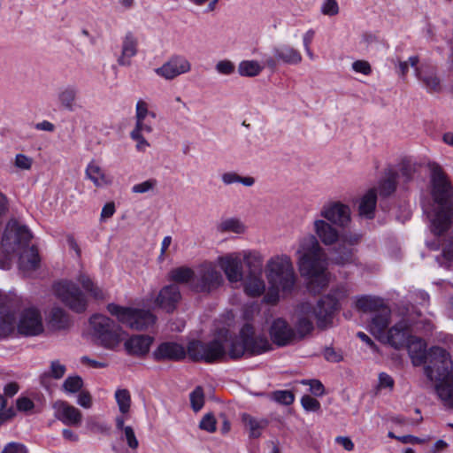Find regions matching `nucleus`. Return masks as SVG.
Here are the masks:
<instances>
[{
    "label": "nucleus",
    "mask_w": 453,
    "mask_h": 453,
    "mask_svg": "<svg viewBox=\"0 0 453 453\" xmlns=\"http://www.w3.org/2000/svg\"><path fill=\"white\" fill-rule=\"evenodd\" d=\"M221 180L225 185L241 183L245 187H252L256 180L251 176H241L235 172H226L221 175Z\"/></svg>",
    "instance_id": "obj_38"
},
{
    "label": "nucleus",
    "mask_w": 453,
    "mask_h": 453,
    "mask_svg": "<svg viewBox=\"0 0 453 453\" xmlns=\"http://www.w3.org/2000/svg\"><path fill=\"white\" fill-rule=\"evenodd\" d=\"M411 362L415 366L421 365L426 362L428 352L426 342L416 337H411L406 344Z\"/></svg>",
    "instance_id": "obj_28"
},
{
    "label": "nucleus",
    "mask_w": 453,
    "mask_h": 453,
    "mask_svg": "<svg viewBox=\"0 0 453 453\" xmlns=\"http://www.w3.org/2000/svg\"><path fill=\"white\" fill-rule=\"evenodd\" d=\"M218 73L225 75L232 74L234 72V65L230 60H221L215 66Z\"/></svg>",
    "instance_id": "obj_60"
},
{
    "label": "nucleus",
    "mask_w": 453,
    "mask_h": 453,
    "mask_svg": "<svg viewBox=\"0 0 453 453\" xmlns=\"http://www.w3.org/2000/svg\"><path fill=\"white\" fill-rule=\"evenodd\" d=\"M264 65H261L257 61L255 60H243L238 65V73L241 76L254 77L258 75Z\"/></svg>",
    "instance_id": "obj_39"
},
{
    "label": "nucleus",
    "mask_w": 453,
    "mask_h": 453,
    "mask_svg": "<svg viewBox=\"0 0 453 453\" xmlns=\"http://www.w3.org/2000/svg\"><path fill=\"white\" fill-rule=\"evenodd\" d=\"M377 203V192L374 188L368 190L361 198L359 203V214L367 219L374 217V210Z\"/></svg>",
    "instance_id": "obj_31"
},
{
    "label": "nucleus",
    "mask_w": 453,
    "mask_h": 453,
    "mask_svg": "<svg viewBox=\"0 0 453 453\" xmlns=\"http://www.w3.org/2000/svg\"><path fill=\"white\" fill-rule=\"evenodd\" d=\"M349 289L346 286L341 285L330 291L329 294L322 296L316 305L309 303H301L298 307V316L296 323V340L303 339L314 328L312 318L317 319L318 326L326 327L332 323L334 312L339 309V302L346 298Z\"/></svg>",
    "instance_id": "obj_3"
},
{
    "label": "nucleus",
    "mask_w": 453,
    "mask_h": 453,
    "mask_svg": "<svg viewBox=\"0 0 453 453\" xmlns=\"http://www.w3.org/2000/svg\"><path fill=\"white\" fill-rule=\"evenodd\" d=\"M50 322L58 328H65L68 325V317L63 309L55 307L50 311Z\"/></svg>",
    "instance_id": "obj_46"
},
{
    "label": "nucleus",
    "mask_w": 453,
    "mask_h": 453,
    "mask_svg": "<svg viewBox=\"0 0 453 453\" xmlns=\"http://www.w3.org/2000/svg\"><path fill=\"white\" fill-rule=\"evenodd\" d=\"M273 399L279 403L290 405L294 402L295 396L291 391L279 390L273 393Z\"/></svg>",
    "instance_id": "obj_51"
},
{
    "label": "nucleus",
    "mask_w": 453,
    "mask_h": 453,
    "mask_svg": "<svg viewBox=\"0 0 453 453\" xmlns=\"http://www.w3.org/2000/svg\"><path fill=\"white\" fill-rule=\"evenodd\" d=\"M398 173L395 171L389 170L385 178L380 182L379 194L380 196L387 197L392 195L397 183Z\"/></svg>",
    "instance_id": "obj_34"
},
{
    "label": "nucleus",
    "mask_w": 453,
    "mask_h": 453,
    "mask_svg": "<svg viewBox=\"0 0 453 453\" xmlns=\"http://www.w3.org/2000/svg\"><path fill=\"white\" fill-rule=\"evenodd\" d=\"M199 427L209 433H213L216 430V419L214 416L210 413L204 415L200 421Z\"/></svg>",
    "instance_id": "obj_58"
},
{
    "label": "nucleus",
    "mask_w": 453,
    "mask_h": 453,
    "mask_svg": "<svg viewBox=\"0 0 453 453\" xmlns=\"http://www.w3.org/2000/svg\"><path fill=\"white\" fill-rule=\"evenodd\" d=\"M418 63V58L417 56L410 57L408 61H399L398 62V74L404 78L409 71V66H412L415 69L418 68L417 65Z\"/></svg>",
    "instance_id": "obj_53"
},
{
    "label": "nucleus",
    "mask_w": 453,
    "mask_h": 453,
    "mask_svg": "<svg viewBox=\"0 0 453 453\" xmlns=\"http://www.w3.org/2000/svg\"><path fill=\"white\" fill-rule=\"evenodd\" d=\"M107 311L117 317L120 323L134 330L148 329L156 321V317L150 311L123 307L115 303H109Z\"/></svg>",
    "instance_id": "obj_8"
},
{
    "label": "nucleus",
    "mask_w": 453,
    "mask_h": 453,
    "mask_svg": "<svg viewBox=\"0 0 453 453\" xmlns=\"http://www.w3.org/2000/svg\"><path fill=\"white\" fill-rule=\"evenodd\" d=\"M245 229L244 224L236 218L224 219L218 226V230L221 233L232 232L234 234H242Z\"/></svg>",
    "instance_id": "obj_42"
},
{
    "label": "nucleus",
    "mask_w": 453,
    "mask_h": 453,
    "mask_svg": "<svg viewBox=\"0 0 453 453\" xmlns=\"http://www.w3.org/2000/svg\"><path fill=\"white\" fill-rule=\"evenodd\" d=\"M337 227L320 217L313 221L315 235H305L298 242V269L301 275L308 279L307 288L313 294H319L328 286L330 280L326 272V254L319 240L326 246L335 244L342 236Z\"/></svg>",
    "instance_id": "obj_1"
},
{
    "label": "nucleus",
    "mask_w": 453,
    "mask_h": 453,
    "mask_svg": "<svg viewBox=\"0 0 453 453\" xmlns=\"http://www.w3.org/2000/svg\"><path fill=\"white\" fill-rule=\"evenodd\" d=\"M416 76L420 80L429 92H440L441 89L440 79L434 73L422 74L418 68H416Z\"/></svg>",
    "instance_id": "obj_40"
},
{
    "label": "nucleus",
    "mask_w": 453,
    "mask_h": 453,
    "mask_svg": "<svg viewBox=\"0 0 453 453\" xmlns=\"http://www.w3.org/2000/svg\"><path fill=\"white\" fill-rule=\"evenodd\" d=\"M54 417L65 426H79L82 420V413L76 407L65 401L58 400L53 403Z\"/></svg>",
    "instance_id": "obj_19"
},
{
    "label": "nucleus",
    "mask_w": 453,
    "mask_h": 453,
    "mask_svg": "<svg viewBox=\"0 0 453 453\" xmlns=\"http://www.w3.org/2000/svg\"><path fill=\"white\" fill-rule=\"evenodd\" d=\"M88 429L94 434H109L111 426L96 418H89L87 421Z\"/></svg>",
    "instance_id": "obj_49"
},
{
    "label": "nucleus",
    "mask_w": 453,
    "mask_h": 453,
    "mask_svg": "<svg viewBox=\"0 0 453 453\" xmlns=\"http://www.w3.org/2000/svg\"><path fill=\"white\" fill-rule=\"evenodd\" d=\"M123 433L128 447L131 449L135 450L139 446V441L135 436L134 429L130 426H127L126 428H124Z\"/></svg>",
    "instance_id": "obj_57"
},
{
    "label": "nucleus",
    "mask_w": 453,
    "mask_h": 453,
    "mask_svg": "<svg viewBox=\"0 0 453 453\" xmlns=\"http://www.w3.org/2000/svg\"><path fill=\"white\" fill-rule=\"evenodd\" d=\"M441 256L447 263L453 261V236L443 246Z\"/></svg>",
    "instance_id": "obj_64"
},
{
    "label": "nucleus",
    "mask_w": 453,
    "mask_h": 453,
    "mask_svg": "<svg viewBox=\"0 0 453 453\" xmlns=\"http://www.w3.org/2000/svg\"><path fill=\"white\" fill-rule=\"evenodd\" d=\"M157 184L155 179L147 180L142 183H138L133 186L132 191L134 193L142 194L152 190Z\"/></svg>",
    "instance_id": "obj_56"
},
{
    "label": "nucleus",
    "mask_w": 453,
    "mask_h": 453,
    "mask_svg": "<svg viewBox=\"0 0 453 453\" xmlns=\"http://www.w3.org/2000/svg\"><path fill=\"white\" fill-rule=\"evenodd\" d=\"M32 239V234L29 229L20 225L16 220H11L6 225L1 245L7 253H17L27 248Z\"/></svg>",
    "instance_id": "obj_9"
},
{
    "label": "nucleus",
    "mask_w": 453,
    "mask_h": 453,
    "mask_svg": "<svg viewBox=\"0 0 453 453\" xmlns=\"http://www.w3.org/2000/svg\"><path fill=\"white\" fill-rule=\"evenodd\" d=\"M223 283V277L216 266L211 263H204L199 266L195 273L192 288L199 293L209 294L218 289Z\"/></svg>",
    "instance_id": "obj_10"
},
{
    "label": "nucleus",
    "mask_w": 453,
    "mask_h": 453,
    "mask_svg": "<svg viewBox=\"0 0 453 453\" xmlns=\"http://www.w3.org/2000/svg\"><path fill=\"white\" fill-rule=\"evenodd\" d=\"M66 368L64 365L60 364L58 360H53L50 363V370L41 375L40 380L43 387H48L47 380L50 378L55 380L61 379L65 373Z\"/></svg>",
    "instance_id": "obj_36"
},
{
    "label": "nucleus",
    "mask_w": 453,
    "mask_h": 453,
    "mask_svg": "<svg viewBox=\"0 0 453 453\" xmlns=\"http://www.w3.org/2000/svg\"><path fill=\"white\" fill-rule=\"evenodd\" d=\"M180 292L177 285L172 284L164 287L156 299V303L161 309L167 312H172L176 308L177 303L180 300Z\"/></svg>",
    "instance_id": "obj_22"
},
{
    "label": "nucleus",
    "mask_w": 453,
    "mask_h": 453,
    "mask_svg": "<svg viewBox=\"0 0 453 453\" xmlns=\"http://www.w3.org/2000/svg\"><path fill=\"white\" fill-rule=\"evenodd\" d=\"M322 14L326 16H335L339 13V5L336 0H325L320 7Z\"/></svg>",
    "instance_id": "obj_52"
},
{
    "label": "nucleus",
    "mask_w": 453,
    "mask_h": 453,
    "mask_svg": "<svg viewBox=\"0 0 453 453\" xmlns=\"http://www.w3.org/2000/svg\"><path fill=\"white\" fill-rule=\"evenodd\" d=\"M187 354L195 362L213 363L226 357V348L221 339H213L207 342L194 340L188 344L187 350L179 343L165 342L159 344L152 355L156 361H180Z\"/></svg>",
    "instance_id": "obj_4"
},
{
    "label": "nucleus",
    "mask_w": 453,
    "mask_h": 453,
    "mask_svg": "<svg viewBox=\"0 0 453 453\" xmlns=\"http://www.w3.org/2000/svg\"><path fill=\"white\" fill-rule=\"evenodd\" d=\"M273 53L276 59L287 65H298L302 61L301 53L295 48L283 44L273 48Z\"/></svg>",
    "instance_id": "obj_29"
},
{
    "label": "nucleus",
    "mask_w": 453,
    "mask_h": 453,
    "mask_svg": "<svg viewBox=\"0 0 453 453\" xmlns=\"http://www.w3.org/2000/svg\"><path fill=\"white\" fill-rule=\"evenodd\" d=\"M138 52V39L131 31L126 33L122 39L121 54L117 62L120 66L131 65V58Z\"/></svg>",
    "instance_id": "obj_23"
},
{
    "label": "nucleus",
    "mask_w": 453,
    "mask_h": 453,
    "mask_svg": "<svg viewBox=\"0 0 453 453\" xmlns=\"http://www.w3.org/2000/svg\"><path fill=\"white\" fill-rule=\"evenodd\" d=\"M33 159L24 154H17L15 157L16 167L22 170H29L32 166Z\"/></svg>",
    "instance_id": "obj_61"
},
{
    "label": "nucleus",
    "mask_w": 453,
    "mask_h": 453,
    "mask_svg": "<svg viewBox=\"0 0 453 453\" xmlns=\"http://www.w3.org/2000/svg\"><path fill=\"white\" fill-rule=\"evenodd\" d=\"M89 323L92 327V334L98 342L106 349H114L123 339L121 327L110 318L95 314Z\"/></svg>",
    "instance_id": "obj_7"
},
{
    "label": "nucleus",
    "mask_w": 453,
    "mask_h": 453,
    "mask_svg": "<svg viewBox=\"0 0 453 453\" xmlns=\"http://www.w3.org/2000/svg\"><path fill=\"white\" fill-rule=\"evenodd\" d=\"M243 263L249 269V274L261 273L263 260L258 252H245L243 255Z\"/></svg>",
    "instance_id": "obj_37"
},
{
    "label": "nucleus",
    "mask_w": 453,
    "mask_h": 453,
    "mask_svg": "<svg viewBox=\"0 0 453 453\" xmlns=\"http://www.w3.org/2000/svg\"><path fill=\"white\" fill-rule=\"evenodd\" d=\"M16 254L19 255V267L24 273L35 271L39 267L40 257L38 250L35 246L28 245L27 248L21 250V251L17 252Z\"/></svg>",
    "instance_id": "obj_27"
},
{
    "label": "nucleus",
    "mask_w": 453,
    "mask_h": 453,
    "mask_svg": "<svg viewBox=\"0 0 453 453\" xmlns=\"http://www.w3.org/2000/svg\"><path fill=\"white\" fill-rule=\"evenodd\" d=\"M357 308L364 312L372 311L376 313L380 309L387 308L380 298L372 296H362L357 300Z\"/></svg>",
    "instance_id": "obj_33"
},
{
    "label": "nucleus",
    "mask_w": 453,
    "mask_h": 453,
    "mask_svg": "<svg viewBox=\"0 0 453 453\" xmlns=\"http://www.w3.org/2000/svg\"><path fill=\"white\" fill-rule=\"evenodd\" d=\"M219 262L221 269L224 271L230 282H239L242 280V263L238 256L232 254L221 257H219Z\"/></svg>",
    "instance_id": "obj_21"
},
{
    "label": "nucleus",
    "mask_w": 453,
    "mask_h": 453,
    "mask_svg": "<svg viewBox=\"0 0 453 453\" xmlns=\"http://www.w3.org/2000/svg\"><path fill=\"white\" fill-rule=\"evenodd\" d=\"M82 387L83 380L81 377L78 375L67 377L62 385L63 390L68 394L77 393L82 388Z\"/></svg>",
    "instance_id": "obj_45"
},
{
    "label": "nucleus",
    "mask_w": 453,
    "mask_h": 453,
    "mask_svg": "<svg viewBox=\"0 0 453 453\" xmlns=\"http://www.w3.org/2000/svg\"><path fill=\"white\" fill-rule=\"evenodd\" d=\"M424 372L431 381L438 382L435 391L445 406L453 409V365L449 353L441 347H432Z\"/></svg>",
    "instance_id": "obj_5"
},
{
    "label": "nucleus",
    "mask_w": 453,
    "mask_h": 453,
    "mask_svg": "<svg viewBox=\"0 0 453 453\" xmlns=\"http://www.w3.org/2000/svg\"><path fill=\"white\" fill-rule=\"evenodd\" d=\"M242 420L244 421L245 425L249 427L251 437L257 438L260 436L261 429L264 426L262 421H258L247 414L243 415Z\"/></svg>",
    "instance_id": "obj_48"
},
{
    "label": "nucleus",
    "mask_w": 453,
    "mask_h": 453,
    "mask_svg": "<svg viewBox=\"0 0 453 453\" xmlns=\"http://www.w3.org/2000/svg\"><path fill=\"white\" fill-rule=\"evenodd\" d=\"M150 111L148 104L142 99H139L135 105V127L140 129H145V133L150 134L152 132V126L146 122V118L149 117Z\"/></svg>",
    "instance_id": "obj_32"
},
{
    "label": "nucleus",
    "mask_w": 453,
    "mask_h": 453,
    "mask_svg": "<svg viewBox=\"0 0 453 453\" xmlns=\"http://www.w3.org/2000/svg\"><path fill=\"white\" fill-rule=\"evenodd\" d=\"M152 341L149 335H134L125 342V349L129 355L142 357L149 352Z\"/></svg>",
    "instance_id": "obj_26"
},
{
    "label": "nucleus",
    "mask_w": 453,
    "mask_h": 453,
    "mask_svg": "<svg viewBox=\"0 0 453 453\" xmlns=\"http://www.w3.org/2000/svg\"><path fill=\"white\" fill-rule=\"evenodd\" d=\"M115 399L119 411L122 414L127 413L130 410L131 396L127 389H118L115 392Z\"/></svg>",
    "instance_id": "obj_44"
},
{
    "label": "nucleus",
    "mask_w": 453,
    "mask_h": 453,
    "mask_svg": "<svg viewBox=\"0 0 453 453\" xmlns=\"http://www.w3.org/2000/svg\"><path fill=\"white\" fill-rule=\"evenodd\" d=\"M142 133H145V129H140L138 127H134L130 133V137L137 142L136 149L140 151H144L146 148L150 146V143L143 137Z\"/></svg>",
    "instance_id": "obj_50"
},
{
    "label": "nucleus",
    "mask_w": 453,
    "mask_h": 453,
    "mask_svg": "<svg viewBox=\"0 0 453 453\" xmlns=\"http://www.w3.org/2000/svg\"><path fill=\"white\" fill-rule=\"evenodd\" d=\"M352 69L356 73L369 75L372 73V67L369 62L365 60H357L352 64Z\"/></svg>",
    "instance_id": "obj_62"
},
{
    "label": "nucleus",
    "mask_w": 453,
    "mask_h": 453,
    "mask_svg": "<svg viewBox=\"0 0 453 453\" xmlns=\"http://www.w3.org/2000/svg\"><path fill=\"white\" fill-rule=\"evenodd\" d=\"M361 237L362 235L357 233H342L337 246L334 249L333 261L337 265L354 262V246L360 242Z\"/></svg>",
    "instance_id": "obj_12"
},
{
    "label": "nucleus",
    "mask_w": 453,
    "mask_h": 453,
    "mask_svg": "<svg viewBox=\"0 0 453 453\" xmlns=\"http://www.w3.org/2000/svg\"><path fill=\"white\" fill-rule=\"evenodd\" d=\"M2 453H27V449L20 442L12 441L4 447Z\"/></svg>",
    "instance_id": "obj_59"
},
{
    "label": "nucleus",
    "mask_w": 453,
    "mask_h": 453,
    "mask_svg": "<svg viewBox=\"0 0 453 453\" xmlns=\"http://www.w3.org/2000/svg\"><path fill=\"white\" fill-rule=\"evenodd\" d=\"M170 278L178 283H188L189 281L192 283L194 281L195 273L189 267L180 266L170 272Z\"/></svg>",
    "instance_id": "obj_41"
},
{
    "label": "nucleus",
    "mask_w": 453,
    "mask_h": 453,
    "mask_svg": "<svg viewBox=\"0 0 453 453\" xmlns=\"http://www.w3.org/2000/svg\"><path fill=\"white\" fill-rule=\"evenodd\" d=\"M240 338L245 340L247 353L260 355L271 349V343L265 335L256 334L250 324H245L240 331Z\"/></svg>",
    "instance_id": "obj_16"
},
{
    "label": "nucleus",
    "mask_w": 453,
    "mask_h": 453,
    "mask_svg": "<svg viewBox=\"0 0 453 453\" xmlns=\"http://www.w3.org/2000/svg\"><path fill=\"white\" fill-rule=\"evenodd\" d=\"M245 352H247V348L244 339L241 338L239 340L234 338L231 341L228 355L232 359H237L242 357Z\"/></svg>",
    "instance_id": "obj_47"
},
{
    "label": "nucleus",
    "mask_w": 453,
    "mask_h": 453,
    "mask_svg": "<svg viewBox=\"0 0 453 453\" xmlns=\"http://www.w3.org/2000/svg\"><path fill=\"white\" fill-rule=\"evenodd\" d=\"M410 324L407 320L402 319L386 333L380 341L387 342L396 349L406 346L411 337Z\"/></svg>",
    "instance_id": "obj_18"
},
{
    "label": "nucleus",
    "mask_w": 453,
    "mask_h": 453,
    "mask_svg": "<svg viewBox=\"0 0 453 453\" xmlns=\"http://www.w3.org/2000/svg\"><path fill=\"white\" fill-rule=\"evenodd\" d=\"M391 311L388 307L380 309L373 313L369 324V330L372 335L379 340L385 336L387 328L390 321Z\"/></svg>",
    "instance_id": "obj_25"
},
{
    "label": "nucleus",
    "mask_w": 453,
    "mask_h": 453,
    "mask_svg": "<svg viewBox=\"0 0 453 453\" xmlns=\"http://www.w3.org/2000/svg\"><path fill=\"white\" fill-rule=\"evenodd\" d=\"M190 70L191 64L187 58L181 55H173L160 67L156 68L155 73L158 76L171 81Z\"/></svg>",
    "instance_id": "obj_14"
},
{
    "label": "nucleus",
    "mask_w": 453,
    "mask_h": 453,
    "mask_svg": "<svg viewBox=\"0 0 453 453\" xmlns=\"http://www.w3.org/2000/svg\"><path fill=\"white\" fill-rule=\"evenodd\" d=\"M301 404L307 411H318L320 409L319 402L309 395H305L302 397Z\"/></svg>",
    "instance_id": "obj_55"
},
{
    "label": "nucleus",
    "mask_w": 453,
    "mask_h": 453,
    "mask_svg": "<svg viewBox=\"0 0 453 453\" xmlns=\"http://www.w3.org/2000/svg\"><path fill=\"white\" fill-rule=\"evenodd\" d=\"M190 402L195 411H198L203 405V389L198 387L190 394Z\"/></svg>",
    "instance_id": "obj_54"
},
{
    "label": "nucleus",
    "mask_w": 453,
    "mask_h": 453,
    "mask_svg": "<svg viewBox=\"0 0 453 453\" xmlns=\"http://www.w3.org/2000/svg\"><path fill=\"white\" fill-rule=\"evenodd\" d=\"M401 174L404 177L405 181H409L412 179L415 173V167L410 162H403L400 169Z\"/></svg>",
    "instance_id": "obj_63"
},
{
    "label": "nucleus",
    "mask_w": 453,
    "mask_h": 453,
    "mask_svg": "<svg viewBox=\"0 0 453 453\" xmlns=\"http://www.w3.org/2000/svg\"><path fill=\"white\" fill-rule=\"evenodd\" d=\"M430 194L434 206L427 212L430 229L435 235H441L453 224V187L442 168L435 163L429 165Z\"/></svg>",
    "instance_id": "obj_2"
},
{
    "label": "nucleus",
    "mask_w": 453,
    "mask_h": 453,
    "mask_svg": "<svg viewBox=\"0 0 453 453\" xmlns=\"http://www.w3.org/2000/svg\"><path fill=\"white\" fill-rule=\"evenodd\" d=\"M270 336L273 343L280 347L291 344L296 340V334L283 319H276L271 325Z\"/></svg>",
    "instance_id": "obj_20"
},
{
    "label": "nucleus",
    "mask_w": 453,
    "mask_h": 453,
    "mask_svg": "<svg viewBox=\"0 0 453 453\" xmlns=\"http://www.w3.org/2000/svg\"><path fill=\"white\" fill-rule=\"evenodd\" d=\"M243 285L245 293L252 297L261 296L265 290V284L261 278V273L248 274Z\"/></svg>",
    "instance_id": "obj_30"
},
{
    "label": "nucleus",
    "mask_w": 453,
    "mask_h": 453,
    "mask_svg": "<svg viewBox=\"0 0 453 453\" xmlns=\"http://www.w3.org/2000/svg\"><path fill=\"white\" fill-rule=\"evenodd\" d=\"M15 320L12 297L0 294V338L6 337L14 331Z\"/></svg>",
    "instance_id": "obj_17"
},
{
    "label": "nucleus",
    "mask_w": 453,
    "mask_h": 453,
    "mask_svg": "<svg viewBox=\"0 0 453 453\" xmlns=\"http://www.w3.org/2000/svg\"><path fill=\"white\" fill-rule=\"evenodd\" d=\"M79 89L77 86L69 84L59 88L57 99L61 109L73 111L78 106Z\"/></svg>",
    "instance_id": "obj_24"
},
{
    "label": "nucleus",
    "mask_w": 453,
    "mask_h": 453,
    "mask_svg": "<svg viewBox=\"0 0 453 453\" xmlns=\"http://www.w3.org/2000/svg\"><path fill=\"white\" fill-rule=\"evenodd\" d=\"M86 175L96 187L110 183L102 168L95 162H91L88 165Z\"/></svg>",
    "instance_id": "obj_35"
},
{
    "label": "nucleus",
    "mask_w": 453,
    "mask_h": 453,
    "mask_svg": "<svg viewBox=\"0 0 453 453\" xmlns=\"http://www.w3.org/2000/svg\"><path fill=\"white\" fill-rule=\"evenodd\" d=\"M58 297L71 310L82 312L87 308V299L77 285L69 280L58 282L55 286Z\"/></svg>",
    "instance_id": "obj_11"
},
{
    "label": "nucleus",
    "mask_w": 453,
    "mask_h": 453,
    "mask_svg": "<svg viewBox=\"0 0 453 453\" xmlns=\"http://www.w3.org/2000/svg\"><path fill=\"white\" fill-rule=\"evenodd\" d=\"M18 331L26 336H35L42 333L43 325L40 311L35 308L24 310L19 317Z\"/></svg>",
    "instance_id": "obj_15"
},
{
    "label": "nucleus",
    "mask_w": 453,
    "mask_h": 453,
    "mask_svg": "<svg viewBox=\"0 0 453 453\" xmlns=\"http://www.w3.org/2000/svg\"><path fill=\"white\" fill-rule=\"evenodd\" d=\"M77 280L82 286L85 291L91 295L96 299H102L104 294L102 290L95 285L92 280L87 274L81 273L77 277Z\"/></svg>",
    "instance_id": "obj_43"
},
{
    "label": "nucleus",
    "mask_w": 453,
    "mask_h": 453,
    "mask_svg": "<svg viewBox=\"0 0 453 453\" xmlns=\"http://www.w3.org/2000/svg\"><path fill=\"white\" fill-rule=\"evenodd\" d=\"M265 277L269 286L264 297L265 303L275 304L280 293H292L297 276L290 257L285 254L272 257L265 265Z\"/></svg>",
    "instance_id": "obj_6"
},
{
    "label": "nucleus",
    "mask_w": 453,
    "mask_h": 453,
    "mask_svg": "<svg viewBox=\"0 0 453 453\" xmlns=\"http://www.w3.org/2000/svg\"><path fill=\"white\" fill-rule=\"evenodd\" d=\"M319 216L341 228L348 227L351 221L350 208L338 201L325 203Z\"/></svg>",
    "instance_id": "obj_13"
}]
</instances>
